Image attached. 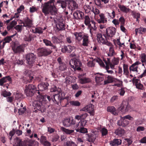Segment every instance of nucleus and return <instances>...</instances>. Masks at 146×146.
I'll return each mask as SVG.
<instances>
[{
  "label": "nucleus",
  "instance_id": "nucleus-1",
  "mask_svg": "<svg viewBox=\"0 0 146 146\" xmlns=\"http://www.w3.org/2000/svg\"><path fill=\"white\" fill-rule=\"evenodd\" d=\"M55 0H50L44 3H42L41 6L42 12L45 16L50 13L51 15H56L57 9L55 5Z\"/></svg>",
  "mask_w": 146,
  "mask_h": 146
},
{
  "label": "nucleus",
  "instance_id": "nucleus-2",
  "mask_svg": "<svg viewBox=\"0 0 146 146\" xmlns=\"http://www.w3.org/2000/svg\"><path fill=\"white\" fill-rule=\"evenodd\" d=\"M45 98H47L50 102L52 101L54 104L59 106L61 105L62 100L65 99L64 93L59 91L58 94H54L51 97L46 95L45 96Z\"/></svg>",
  "mask_w": 146,
  "mask_h": 146
},
{
  "label": "nucleus",
  "instance_id": "nucleus-3",
  "mask_svg": "<svg viewBox=\"0 0 146 146\" xmlns=\"http://www.w3.org/2000/svg\"><path fill=\"white\" fill-rule=\"evenodd\" d=\"M45 96H40L36 99L35 100L33 103V106L36 108L38 110L40 111L42 113L46 111L45 107V103L44 99Z\"/></svg>",
  "mask_w": 146,
  "mask_h": 146
},
{
  "label": "nucleus",
  "instance_id": "nucleus-4",
  "mask_svg": "<svg viewBox=\"0 0 146 146\" xmlns=\"http://www.w3.org/2000/svg\"><path fill=\"white\" fill-rule=\"evenodd\" d=\"M36 86L32 84L26 85L24 92L27 96L32 97L37 91Z\"/></svg>",
  "mask_w": 146,
  "mask_h": 146
},
{
  "label": "nucleus",
  "instance_id": "nucleus-5",
  "mask_svg": "<svg viewBox=\"0 0 146 146\" xmlns=\"http://www.w3.org/2000/svg\"><path fill=\"white\" fill-rule=\"evenodd\" d=\"M36 58V55L33 53H29L25 55V58L26 63L31 68L33 66Z\"/></svg>",
  "mask_w": 146,
  "mask_h": 146
},
{
  "label": "nucleus",
  "instance_id": "nucleus-6",
  "mask_svg": "<svg viewBox=\"0 0 146 146\" xmlns=\"http://www.w3.org/2000/svg\"><path fill=\"white\" fill-rule=\"evenodd\" d=\"M70 64L71 68L74 69L80 70L81 68L82 63L79 59L74 58L71 59L70 62Z\"/></svg>",
  "mask_w": 146,
  "mask_h": 146
},
{
  "label": "nucleus",
  "instance_id": "nucleus-7",
  "mask_svg": "<svg viewBox=\"0 0 146 146\" xmlns=\"http://www.w3.org/2000/svg\"><path fill=\"white\" fill-rule=\"evenodd\" d=\"M106 30V33L104 34V36L106 39L111 38L115 35L116 31V29L113 27H108Z\"/></svg>",
  "mask_w": 146,
  "mask_h": 146
},
{
  "label": "nucleus",
  "instance_id": "nucleus-8",
  "mask_svg": "<svg viewBox=\"0 0 146 146\" xmlns=\"http://www.w3.org/2000/svg\"><path fill=\"white\" fill-rule=\"evenodd\" d=\"M106 76L102 73H97L96 74L95 77L96 82L97 85H100L104 84L103 81Z\"/></svg>",
  "mask_w": 146,
  "mask_h": 146
},
{
  "label": "nucleus",
  "instance_id": "nucleus-9",
  "mask_svg": "<svg viewBox=\"0 0 146 146\" xmlns=\"http://www.w3.org/2000/svg\"><path fill=\"white\" fill-rule=\"evenodd\" d=\"M52 52L51 48L46 47H42L39 50V53L40 56H47L50 54Z\"/></svg>",
  "mask_w": 146,
  "mask_h": 146
},
{
  "label": "nucleus",
  "instance_id": "nucleus-10",
  "mask_svg": "<svg viewBox=\"0 0 146 146\" xmlns=\"http://www.w3.org/2000/svg\"><path fill=\"white\" fill-rule=\"evenodd\" d=\"M76 121L72 118H66L63 121V125L66 127H68L76 123Z\"/></svg>",
  "mask_w": 146,
  "mask_h": 146
},
{
  "label": "nucleus",
  "instance_id": "nucleus-11",
  "mask_svg": "<svg viewBox=\"0 0 146 146\" xmlns=\"http://www.w3.org/2000/svg\"><path fill=\"white\" fill-rule=\"evenodd\" d=\"M119 108L121 111L126 112L129 111L131 109V108L127 101H123Z\"/></svg>",
  "mask_w": 146,
  "mask_h": 146
},
{
  "label": "nucleus",
  "instance_id": "nucleus-12",
  "mask_svg": "<svg viewBox=\"0 0 146 146\" xmlns=\"http://www.w3.org/2000/svg\"><path fill=\"white\" fill-rule=\"evenodd\" d=\"M84 14V13L80 11H77L75 12L73 14L74 19H83Z\"/></svg>",
  "mask_w": 146,
  "mask_h": 146
},
{
  "label": "nucleus",
  "instance_id": "nucleus-13",
  "mask_svg": "<svg viewBox=\"0 0 146 146\" xmlns=\"http://www.w3.org/2000/svg\"><path fill=\"white\" fill-rule=\"evenodd\" d=\"M140 63L139 61H137L135 63L132 64L129 67V70L130 72H138V65L140 64Z\"/></svg>",
  "mask_w": 146,
  "mask_h": 146
},
{
  "label": "nucleus",
  "instance_id": "nucleus-14",
  "mask_svg": "<svg viewBox=\"0 0 146 146\" xmlns=\"http://www.w3.org/2000/svg\"><path fill=\"white\" fill-rule=\"evenodd\" d=\"M49 84L48 83L42 82L38 85V91H43L46 90L48 89V86Z\"/></svg>",
  "mask_w": 146,
  "mask_h": 146
},
{
  "label": "nucleus",
  "instance_id": "nucleus-15",
  "mask_svg": "<svg viewBox=\"0 0 146 146\" xmlns=\"http://www.w3.org/2000/svg\"><path fill=\"white\" fill-rule=\"evenodd\" d=\"M57 61L59 63V69L61 71H63L66 69V64L62 61L60 57H58L57 59Z\"/></svg>",
  "mask_w": 146,
  "mask_h": 146
},
{
  "label": "nucleus",
  "instance_id": "nucleus-16",
  "mask_svg": "<svg viewBox=\"0 0 146 146\" xmlns=\"http://www.w3.org/2000/svg\"><path fill=\"white\" fill-rule=\"evenodd\" d=\"M74 48V47L70 45L65 46L62 48L61 51L63 53H70L73 50Z\"/></svg>",
  "mask_w": 146,
  "mask_h": 146
},
{
  "label": "nucleus",
  "instance_id": "nucleus-17",
  "mask_svg": "<svg viewBox=\"0 0 146 146\" xmlns=\"http://www.w3.org/2000/svg\"><path fill=\"white\" fill-rule=\"evenodd\" d=\"M22 23L23 24V26L25 27H31L33 25V21L27 17L25 19Z\"/></svg>",
  "mask_w": 146,
  "mask_h": 146
},
{
  "label": "nucleus",
  "instance_id": "nucleus-18",
  "mask_svg": "<svg viewBox=\"0 0 146 146\" xmlns=\"http://www.w3.org/2000/svg\"><path fill=\"white\" fill-rule=\"evenodd\" d=\"M89 43V36L87 35H84L82 38V46H88Z\"/></svg>",
  "mask_w": 146,
  "mask_h": 146
},
{
  "label": "nucleus",
  "instance_id": "nucleus-19",
  "mask_svg": "<svg viewBox=\"0 0 146 146\" xmlns=\"http://www.w3.org/2000/svg\"><path fill=\"white\" fill-rule=\"evenodd\" d=\"M100 19L96 18V20L99 23H104L107 22L106 19L103 13H101L99 15Z\"/></svg>",
  "mask_w": 146,
  "mask_h": 146
},
{
  "label": "nucleus",
  "instance_id": "nucleus-20",
  "mask_svg": "<svg viewBox=\"0 0 146 146\" xmlns=\"http://www.w3.org/2000/svg\"><path fill=\"white\" fill-rule=\"evenodd\" d=\"M43 42L46 46H51V50L55 49L56 48V46L53 45L50 40L47 39H43Z\"/></svg>",
  "mask_w": 146,
  "mask_h": 146
},
{
  "label": "nucleus",
  "instance_id": "nucleus-21",
  "mask_svg": "<svg viewBox=\"0 0 146 146\" xmlns=\"http://www.w3.org/2000/svg\"><path fill=\"white\" fill-rule=\"evenodd\" d=\"M129 124V121L123 117L122 118L121 120H119L117 122V125L119 126L125 127Z\"/></svg>",
  "mask_w": 146,
  "mask_h": 146
},
{
  "label": "nucleus",
  "instance_id": "nucleus-22",
  "mask_svg": "<svg viewBox=\"0 0 146 146\" xmlns=\"http://www.w3.org/2000/svg\"><path fill=\"white\" fill-rule=\"evenodd\" d=\"M52 42L55 44H60L63 42L62 39L60 36H54L52 37Z\"/></svg>",
  "mask_w": 146,
  "mask_h": 146
},
{
  "label": "nucleus",
  "instance_id": "nucleus-23",
  "mask_svg": "<svg viewBox=\"0 0 146 146\" xmlns=\"http://www.w3.org/2000/svg\"><path fill=\"white\" fill-rule=\"evenodd\" d=\"M15 53H20L24 52V47L23 45H21L13 49Z\"/></svg>",
  "mask_w": 146,
  "mask_h": 146
},
{
  "label": "nucleus",
  "instance_id": "nucleus-24",
  "mask_svg": "<svg viewBox=\"0 0 146 146\" xmlns=\"http://www.w3.org/2000/svg\"><path fill=\"white\" fill-rule=\"evenodd\" d=\"M7 81L9 82L11 81V78L9 76H7L3 77L0 79V85L1 86H3V84L7 82Z\"/></svg>",
  "mask_w": 146,
  "mask_h": 146
},
{
  "label": "nucleus",
  "instance_id": "nucleus-25",
  "mask_svg": "<svg viewBox=\"0 0 146 146\" xmlns=\"http://www.w3.org/2000/svg\"><path fill=\"white\" fill-rule=\"evenodd\" d=\"M76 39L78 41H80L83 37V33L81 32H75L74 33Z\"/></svg>",
  "mask_w": 146,
  "mask_h": 146
},
{
  "label": "nucleus",
  "instance_id": "nucleus-26",
  "mask_svg": "<svg viewBox=\"0 0 146 146\" xmlns=\"http://www.w3.org/2000/svg\"><path fill=\"white\" fill-rule=\"evenodd\" d=\"M88 115V114L86 113H84L80 115H76L75 116V119L78 120H84L86 118Z\"/></svg>",
  "mask_w": 146,
  "mask_h": 146
},
{
  "label": "nucleus",
  "instance_id": "nucleus-27",
  "mask_svg": "<svg viewBox=\"0 0 146 146\" xmlns=\"http://www.w3.org/2000/svg\"><path fill=\"white\" fill-rule=\"evenodd\" d=\"M136 86L137 88L140 90H143V85L141 83L139 79L136 80L135 82L133 83Z\"/></svg>",
  "mask_w": 146,
  "mask_h": 146
},
{
  "label": "nucleus",
  "instance_id": "nucleus-28",
  "mask_svg": "<svg viewBox=\"0 0 146 146\" xmlns=\"http://www.w3.org/2000/svg\"><path fill=\"white\" fill-rule=\"evenodd\" d=\"M57 3L59 4V5L64 10H65L67 7V3L66 1L58 0L56 1Z\"/></svg>",
  "mask_w": 146,
  "mask_h": 146
},
{
  "label": "nucleus",
  "instance_id": "nucleus-29",
  "mask_svg": "<svg viewBox=\"0 0 146 146\" xmlns=\"http://www.w3.org/2000/svg\"><path fill=\"white\" fill-rule=\"evenodd\" d=\"M121 142L122 141L121 139H114L110 142V144L111 145V146H118L121 145Z\"/></svg>",
  "mask_w": 146,
  "mask_h": 146
},
{
  "label": "nucleus",
  "instance_id": "nucleus-30",
  "mask_svg": "<svg viewBox=\"0 0 146 146\" xmlns=\"http://www.w3.org/2000/svg\"><path fill=\"white\" fill-rule=\"evenodd\" d=\"M108 112L111 113L114 115H118V113L117 112L115 108L113 106H110L108 107L107 108Z\"/></svg>",
  "mask_w": 146,
  "mask_h": 146
},
{
  "label": "nucleus",
  "instance_id": "nucleus-31",
  "mask_svg": "<svg viewBox=\"0 0 146 146\" xmlns=\"http://www.w3.org/2000/svg\"><path fill=\"white\" fill-rule=\"evenodd\" d=\"M97 40L99 43H102V44L103 43H104L106 38L105 39L102 37V35L101 33H98L97 35Z\"/></svg>",
  "mask_w": 146,
  "mask_h": 146
},
{
  "label": "nucleus",
  "instance_id": "nucleus-32",
  "mask_svg": "<svg viewBox=\"0 0 146 146\" xmlns=\"http://www.w3.org/2000/svg\"><path fill=\"white\" fill-rule=\"evenodd\" d=\"M118 7L119 8L121 11L125 13H128L130 10L129 8H127L124 5H121L120 4L118 5Z\"/></svg>",
  "mask_w": 146,
  "mask_h": 146
},
{
  "label": "nucleus",
  "instance_id": "nucleus-33",
  "mask_svg": "<svg viewBox=\"0 0 146 146\" xmlns=\"http://www.w3.org/2000/svg\"><path fill=\"white\" fill-rule=\"evenodd\" d=\"M123 74L127 77L129 76L130 71L128 70V65L127 64H123Z\"/></svg>",
  "mask_w": 146,
  "mask_h": 146
},
{
  "label": "nucleus",
  "instance_id": "nucleus-34",
  "mask_svg": "<svg viewBox=\"0 0 146 146\" xmlns=\"http://www.w3.org/2000/svg\"><path fill=\"white\" fill-rule=\"evenodd\" d=\"M14 146H23V141L19 138L17 137L14 140Z\"/></svg>",
  "mask_w": 146,
  "mask_h": 146
},
{
  "label": "nucleus",
  "instance_id": "nucleus-35",
  "mask_svg": "<svg viewBox=\"0 0 146 146\" xmlns=\"http://www.w3.org/2000/svg\"><path fill=\"white\" fill-rule=\"evenodd\" d=\"M107 80L104 81V84L106 85L107 84L111 83L114 81V78L112 76L108 75L107 77Z\"/></svg>",
  "mask_w": 146,
  "mask_h": 146
},
{
  "label": "nucleus",
  "instance_id": "nucleus-36",
  "mask_svg": "<svg viewBox=\"0 0 146 146\" xmlns=\"http://www.w3.org/2000/svg\"><path fill=\"white\" fill-rule=\"evenodd\" d=\"M56 27L58 31L64 30L65 25L63 22H59L56 25Z\"/></svg>",
  "mask_w": 146,
  "mask_h": 146
},
{
  "label": "nucleus",
  "instance_id": "nucleus-37",
  "mask_svg": "<svg viewBox=\"0 0 146 146\" xmlns=\"http://www.w3.org/2000/svg\"><path fill=\"white\" fill-rule=\"evenodd\" d=\"M87 123V121L86 120H80V121L76 124L75 128L80 127H84L86 125Z\"/></svg>",
  "mask_w": 146,
  "mask_h": 146
},
{
  "label": "nucleus",
  "instance_id": "nucleus-38",
  "mask_svg": "<svg viewBox=\"0 0 146 146\" xmlns=\"http://www.w3.org/2000/svg\"><path fill=\"white\" fill-rule=\"evenodd\" d=\"M80 82L82 84H84L90 82V79L88 78L82 77L79 78Z\"/></svg>",
  "mask_w": 146,
  "mask_h": 146
},
{
  "label": "nucleus",
  "instance_id": "nucleus-39",
  "mask_svg": "<svg viewBox=\"0 0 146 146\" xmlns=\"http://www.w3.org/2000/svg\"><path fill=\"white\" fill-rule=\"evenodd\" d=\"M116 54L114 50V48L113 46H110L109 48V52L108 53V55L109 56L112 57Z\"/></svg>",
  "mask_w": 146,
  "mask_h": 146
},
{
  "label": "nucleus",
  "instance_id": "nucleus-40",
  "mask_svg": "<svg viewBox=\"0 0 146 146\" xmlns=\"http://www.w3.org/2000/svg\"><path fill=\"white\" fill-rule=\"evenodd\" d=\"M32 32L35 34H42L43 32V28L40 27H37L35 29H33Z\"/></svg>",
  "mask_w": 146,
  "mask_h": 146
},
{
  "label": "nucleus",
  "instance_id": "nucleus-41",
  "mask_svg": "<svg viewBox=\"0 0 146 146\" xmlns=\"http://www.w3.org/2000/svg\"><path fill=\"white\" fill-rule=\"evenodd\" d=\"M77 127V128H76V132H79L80 133H85L87 132V129L84 127Z\"/></svg>",
  "mask_w": 146,
  "mask_h": 146
},
{
  "label": "nucleus",
  "instance_id": "nucleus-42",
  "mask_svg": "<svg viewBox=\"0 0 146 146\" xmlns=\"http://www.w3.org/2000/svg\"><path fill=\"white\" fill-rule=\"evenodd\" d=\"M88 138L87 139L88 141L90 142H94L96 137V135L94 134L90 133L88 134Z\"/></svg>",
  "mask_w": 146,
  "mask_h": 146
},
{
  "label": "nucleus",
  "instance_id": "nucleus-43",
  "mask_svg": "<svg viewBox=\"0 0 146 146\" xmlns=\"http://www.w3.org/2000/svg\"><path fill=\"white\" fill-rule=\"evenodd\" d=\"M84 23L88 27L91 26L90 20L89 17L88 16H85L84 17Z\"/></svg>",
  "mask_w": 146,
  "mask_h": 146
},
{
  "label": "nucleus",
  "instance_id": "nucleus-44",
  "mask_svg": "<svg viewBox=\"0 0 146 146\" xmlns=\"http://www.w3.org/2000/svg\"><path fill=\"white\" fill-rule=\"evenodd\" d=\"M120 38H119L117 39L116 40H114V44L115 45H116V44L119 46V48H120L121 47H124L125 46V45L124 44V43H121L120 41Z\"/></svg>",
  "mask_w": 146,
  "mask_h": 146
},
{
  "label": "nucleus",
  "instance_id": "nucleus-45",
  "mask_svg": "<svg viewBox=\"0 0 146 146\" xmlns=\"http://www.w3.org/2000/svg\"><path fill=\"white\" fill-rule=\"evenodd\" d=\"M62 130L66 134L68 135H72L74 132V130H73L69 129L64 127H62Z\"/></svg>",
  "mask_w": 146,
  "mask_h": 146
},
{
  "label": "nucleus",
  "instance_id": "nucleus-46",
  "mask_svg": "<svg viewBox=\"0 0 146 146\" xmlns=\"http://www.w3.org/2000/svg\"><path fill=\"white\" fill-rule=\"evenodd\" d=\"M115 132L117 135L121 136L124 134V131L123 129L120 128H119L116 130Z\"/></svg>",
  "mask_w": 146,
  "mask_h": 146
},
{
  "label": "nucleus",
  "instance_id": "nucleus-47",
  "mask_svg": "<svg viewBox=\"0 0 146 146\" xmlns=\"http://www.w3.org/2000/svg\"><path fill=\"white\" fill-rule=\"evenodd\" d=\"M100 131L102 133V136L104 137L108 134V131L107 129L105 127H103L100 130Z\"/></svg>",
  "mask_w": 146,
  "mask_h": 146
},
{
  "label": "nucleus",
  "instance_id": "nucleus-48",
  "mask_svg": "<svg viewBox=\"0 0 146 146\" xmlns=\"http://www.w3.org/2000/svg\"><path fill=\"white\" fill-rule=\"evenodd\" d=\"M11 95V93L10 92H7L6 90H4L2 91L1 95L5 97H7L10 96Z\"/></svg>",
  "mask_w": 146,
  "mask_h": 146
},
{
  "label": "nucleus",
  "instance_id": "nucleus-49",
  "mask_svg": "<svg viewBox=\"0 0 146 146\" xmlns=\"http://www.w3.org/2000/svg\"><path fill=\"white\" fill-rule=\"evenodd\" d=\"M39 143L36 141H33L30 142L29 144H25L24 146H38Z\"/></svg>",
  "mask_w": 146,
  "mask_h": 146
},
{
  "label": "nucleus",
  "instance_id": "nucleus-50",
  "mask_svg": "<svg viewBox=\"0 0 146 146\" xmlns=\"http://www.w3.org/2000/svg\"><path fill=\"white\" fill-rule=\"evenodd\" d=\"M125 88L122 87L117 90V92L121 96H123L125 93Z\"/></svg>",
  "mask_w": 146,
  "mask_h": 146
},
{
  "label": "nucleus",
  "instance_id": "nucleus-51",
  "mask_svg": "<svg viewBox=\"0 0 146 146\" xmlns=\"http://www.w3.org/2000/svg\"><path fill=\"white\" fill-rule=\"evenodd\" d=\"M33 37L31 34L29 35L28 36L25 35L23 38V40L25 41L31 42V41Z\"/></svg>",
  "mask_w": 146,
  "mask_h": 146
},
{
  "label": "nucleus",
  "instance_id": "nucleus-52",
  "mask_svg": "<svg viewBox=\"0 0 146 146\" xmlns=\"http://www.w3.org/2000/svg\"><path fill=\"white\" fill-rule=\"evenodd\" d=\"M69 3H72L73 7H71L72 9H75L78 7V5L76 2L74 0H71L70 1L68 2Z\"/></svg>",
  "mask_w": 146,
  "mask_h": 146
},
{
  "label": "nucleus",
  "instance_id": "nucleus-53",
  "mask_svg": "<svg viewBox=\"0 0 146 146\" xmlns=\"http://www.w3.org/2000/svg\"><path fill=\"white\" fill-rule=\"evenodd\" d=\"M22 96V94L21 93L19 92L18 91H17L15 95V100H18L21 99Z\"/></svg>",
  "mask_w": 146,
  "mask_h": 146
},
{
  "label": "nucleus",
  "instance_id": "nucleus-54",
  "mask_svg": "<svg viewBox=\"0 0 146 146\" xmlns=\"http://www.w3.org/2000/svg\"><path fill=\"white\" fill-rule=\"evenodd\" d=\"M131 13L134 18H140V14L139 13L132 11Z\"/></svg>",
  "mask_w": 146,
  "mask_h": 146
},
{
  "label": "nucleus",
  "instance_id": "nucleus-55",
  "mask_svg": "<svg viewBox=\"0 0 146 146\" xmlns=\"http://www.w3.org/2000/svg\"><path fill=\"white\" fill-rule=\"evenodd\" d=\"M69 103L71 105L73 106H78L80 105V103L76 101H71Z\"/></svg>",
  "mask_w": 146,
  "mask_h": 146
},
{
  "label": "nucleus",
  "instance_id": "nucleus-56",
  "mask_svg": "<svg viewBox=\"0 0 146 146\" xmlns=\"http://www.w3.org/2000/svg\"><path fill=\"white\" fill-rule=\"evenodd\" d=\"M90 28V32L91 35H93V34H96V31L97 29L96 26L94 25V27H91Z\"/></svg>",
  "mask_w": 146,
  "mask_h": 146
},
{
  "label": "nucleus",
  "instance_id": "nucleus-57",
  "mask_svg": "<svg viewBox=\"0 0 146 146\" xmlns=\"http://www.w3.org/2000/svg\"><path fill=\"white\" fill-rule=\"evenodd\" d=\"M34 80L33 77L29 75L28 76L26 79V83H30L32 82Z\"/></svg>",
  "mask_w": 146,
  "mask_h": 146
},
{
  "label": "nucleus",
  "instance_id": "nucleus-58",
  "mask_svg": "<svg viewBox=\"0 0 146 146\" xmlns=\"http://www.w3.org/2000/svg\"><path fill=\"white\" fill-rule=\"evenodd\" d=\"M65 146H76V144L71 141H68L66 142Z\"/></svg>",
  "mask_w": 146,
  "mask_h": 146
},
{
  "label": "nucleus",
  "instance_id": "nucleus-59",
  "mask_svg": "<svg viewBox=\"0 0 146 146\" xmlns=\"http://www.w3.org/2000/svg\"><path fill=\"white\" fill-rule=\"evenodd\" d=\"M137 29H138L139 33V34H143L146 31V29L145 28L140 27V28Z\"/></svg>",
  "mask_w": 146,
  "mask_h": 146
},
{
  "label": "nucleus",
  "instance_id": "nucleus-60",
  "mask_svg": "<svg viewBox=\"0 0 146 146\" xmlns=\"http://www.w3.org/2000/svg\"><path fill=\"white\" fill-rule=\"evenodd\" d=\"M141 61L143 63L146 62V54L145 53L142 54L141 56Z\"/></svg>",
  "mask_w": 146,
  "mask_h": 146
},
{
  "label": "nucleus",
  "instance_id": "nucleus-61",
  "mask_svg": "<svg viewBox=\"0 0 146 146\" xmlns=\"http://www.w3.org/2000/svg\"><path fill=\"white\" fill-rule=\"evenodd\" d=\"M37 8L36 7L32 6L30 8L29 12L31 13H33L37 11Z\"/></svg>",
  "mask_w": 146,
  "mask_h": 146
},
{
  "label": "nucleus",
  "instance_id": "nucleus-62",
  "mask_svg": "<svg viewBox=\"0 0 146 146\" xmlns=\"http://www.w3.org/2000/svg\"><path fill=\"white\" fill-rule=\"evenodd\" d=\"M22 26V25H17L14 28L17 30L18 32H21Z\"/></svg>",
  "mask_w": 146,
  "mask_h": 146
},
{
  "label": "nucleus",
  "instance_id": "nucleus-63",
  "mask_svg": "<svg viewBox=\"0 0 146 146\" xmlns=\"http://www.w3.org/2000/svg\"><path fill=\"white\" fill-rule=\"evenodd\" d=\"M119 23L120 22L121 25H124L125 23V19L123 16H121L119 18V20H118Z\"/></svg>",
  "mask_w": 146,
  "mask_h": 146
},
{
  "label": "nucleus",
  "instance_id": "nucleus-64",
  "mask_svg": "<svg viewBox=\"0 0 146 146\" xmlns=\"http://www.w3.org/2000/svg\"><path fill=\"white\" fill-rule=\"evenodd\" d=\"M119 62V60L117 58H114L112 60L111 63L113 64L114 65H117Z\"/></svg>",
  "mask_w": 146,
  "mask_h": 146
}]
</instances>
